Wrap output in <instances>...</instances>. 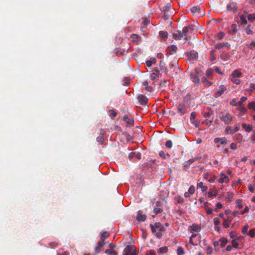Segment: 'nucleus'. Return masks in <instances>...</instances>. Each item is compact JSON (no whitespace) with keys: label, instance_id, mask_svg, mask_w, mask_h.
I'll return each instance as SVG.
<instances>
[{"label":"nucleus","instance_id":"obj_1","mask_svg":"<svg viewBox=\"0 0 255 255\" xmlns=\"http://www.w3.org/2000/svg\"><path fill=\"white\" fill-rule=\"evenodd\" d=\"M219 116L220 120L226 125L231 123L233 119V116L228 112H220Z\"/></svg>","mask_w":255,"mask_h":255},{"label":"nucleus","instance_id":"obj_2","mask_svg":"<svg viewBox=\"0 0 255 255\" xmlns=\"http://www.w3.org/2000/svg\"><path fill=\"white\" fill-rule=\"evenodd\" d=\"M123 255H137L135 247L134 245H128L124 250Z\"/></svg>","mask_w":255,"mask_h":255},{"label":"nucleus","instance_id":"obj_3","mask_svg":"<svg viewBox=\"0 0 255 255\" xmlns=\"http://www.w3.org/2000/svg\"><path fill=\"white\" fill-rule=\"evenodd\" d=\"M240 129V124L237 123L235 125L234 128H232L231 126H227L225 129V132L227 134H233L238 131Z\"/></svg>","mask_w":255,"mask_h":255},{"label":"nucleus","instance_id":"obj_4","mask_svg":"<svg viewBox=\"0 0 255 255\" xmlns=\"http://www.w3.org/2000/svg\"><path fill=\"white\" fill-rule=\"evenodd\" d=\"M199 71L195 69V73H190V78L192 82L195 84H199L200 82V79L199 78Z\"/></svg>","mask_w":255,"mask_h":255},{"label":"nucleus","instance_id":"obj_5","mask_svg":"<svg viewBox=\"0 0 255 255\" xmlns=\"http://www.w3.org/2000/svg\"><path fill=\"white\" fill-rule=\"evenodd\" d=\"M173 38L175 40H181V39H187V37L182 31L178 30L177 33L172 35Z\"/></svg>","mask_w":255,"mask_h":255},{"label":"nucleus","instance_id":"obj_6","mask_svg":"<svg viewBox=\"0 0 255 255\" xmlns=\"http://www.w3.org/2000/svg\"><path fill=\"white\" fill-rule=\"evenodd\" d=\"M137 99L138 103L142 106L146 105L148 101V99L145 95L141 94L137 97Z\"/></svg>","mask_w":255,"mask_h":255},{"label":"nucleus","instance_id":"obj_7","mask_svg":"<svg viewBox=\"0 0 255 255\" xmlns=\"http://www.w3.org/2000/svg\"><path fill=\"white\" fill-rule=\"evenodd\" d=\"M227 8L228 11H232L235 13L237 10V4L233 1L230 2L227 5Z\"/></svg>","mask_w":255,"mask_h":255},{"label":"nucleus","instance_id":"obj_8","mask_svg":"<svg viewBox=\"0 0 255 255\" xmlns=\"http://www.w3.org/2000/svg\"><path fill=\"white\" fill-rule=\"evenodd\" d=\"M228 142V139L226 137H216L214 139V142L215 143H220L222 145H225Z\"/></svg>","mask_w":255,"mask_h":255},{"label":"nucleus","instance_id":"obj_9","mask_svg":"<svg viewBox=\"0 0 255 255\" xmlns=\"http://www.w3.org/2000/svg\"><path fill=\"white\" fill-rule=\"evenodd\" d=\"M219 89H220L218 91H217L215 94V97L216 98L221 96L224 93V92L227 90L226 87L223 85H220L219 87Z\"/></svg>","mask_w":255,"mask_h":255},{"label":"nucleus","instance_id":"obj_10","mask_svg":"<svg viewBox=\"0 0 255 255\" xmlns=\"http://www.w3.org/2000/svg\"><path fill=\"white\" fill-rule=\"evenodd\" d=\"M105 245V243L103 241H99L97 244V246L95 248V251L96 254H98L101 251L102 248Z\"/></svg>","mask_w":255,"mask_h":255},{"label":"nucleus","instance_id":"obj_11","mask_svg":"<svg viewBox=\"0 0 255 255\" xmlns=\"http://www.w3.org/2000/svg\"><path fill=\"white\" fill-rule=\"evenodd\" d=\"M191 11L192 13L195 15H201V13L200 11V8L199 5H196L192 6L190 8Z\"/></svg>","mask_w":255,"mask_h":255},{"label":"nucleus","instance_id":"obj_12","mask_svg":"<svg viewBox=\"0 0 255 255\" xmlns=\"http://www.w3.org/2000/svg\"><path fill=\"white\" fill-rule=\"evenodd\" d=\"M218 182L220 183H223L224 182L227 183L229 182V178L225 174L222 173L221 174V177L218 180Z\"/></svg>","mask_w":255,"mask_h":255},{"label":"nucleus","instance_id":"obj_13","mask_svg":"<svg viewBox=\"0 0 255 255\" xmlns=\"http://www.w3.org/2000/svg\"><path fill=\"white\" fill-rule=\"evenodd\" d=\"M197 188H200L201 189L202 193H206L208 189V187L205 185L202 182H199V180H198L197 183Z\"/></svg>","mask_w":255,"mask_h":255},{"label":"nucleus","instance_id":"obj_14","mask_svg":"<svg viewBox=\"0 0 255 255\" xmlns=\"http://www.w3.org/2000/svg\"><path fill=\"white\" fill-rule=\"evenodd\" d=\"M190 232L192 233L194 232H199L201 230L200 226L196 224H193L190 226Z\"/></svg>","mask_w":255,"mask_h":255},{"label":"nucleus","instance_id":"obj_15","mask_svg":"<svg viewBox=\"0 0 255 255\" xmlns=\"http://www.w3.org/2000/svg\"><path fill=\"white\" fill-rule=\"evenodd\" d=\"M146 219V216L145 214H142L141 211H138L137 212V215L136 216V219L138 221L143 222Z\"/></svg>","mask_w":255,"mask_h":255},{"label":"nucleus","instance_id":"obj_16","mask_svg":"<svg viewBox=\"0 0 255 255\" xmlns=\"http://www.w3.org/2000/svg\"><path fill=\"white\" fill-rule=\"evenodd\" d=\"M128 157L129 159H131L133 157H136L138 159H140L141 157V154L138 152H132L129 154Z\"/></svg>","mask_w":255,"mask_h":255},{"label":"nucleus","instance_id":"obj_17","mask_svg":"<svg viewBox=\"0 0 255 255\" xmlns=\"http://www.w3.org/2000/svg\"><path fill=\"white\" fill-rule=\"evenodd\" d=\"M196 160V158H194L190 159L188 161H185L183 163L184 168H188L190 166V165L191 164H192L193 163H194Z\"/></svg>","mask_w":255,"mask_h":255},{"label":"nucleus","instance_id":"obj_18","mask_svg":"<svg viewBox=\"0 0 255 255\" xmlns=\"http://www.w3.org/2000/svg\"><path fill=\"white\" fill-rule=\"evenodd\" d=\"M177 111L178 113L182 116L185 113L186 107L183 105H179L177 108Z\"/></svg>","mask_w":255,"mask_h":255},{"label":"nucleus","instance_id":"obj_19","mask_svg":"<svg viewBox=\"0 0 255 255\" xmlns=\"http://www.w3.org/2000/svg\"><path fill=\"white\" fill-rule=\"evenodd\" d=\"M242 126L243 128L245 130V131L248 132H250L253 128L252 125H247L246 123L242 124Z\"/></svg>","mask_w":255,"mask_h":255},{"label":"nucleus","instance_id":"obj_20","mask_svg":"<svg viewBox=\"0 0 255 255\" xmlns=\"http://www.w3.org/2000/svg\"><path fill=\"white\" fill-rule=\"evenodd\" d=\"M208 78L206 77H203L202 78V82L204 84V85L206 87H209L211 86L213 84V83L211 82H210L208 79Z\"/></svg>","mask_w":255,"mask_h":255},{"label":"nucleus","instance_id":"obj_21","mask_svg":"<svg viewBox=\"0 0 255 255\" xmlns=\"http://www.w3.org/2000/svg\"><path fill=\"white\" fill-rule=\"evenodd\" d=\"M213 74V70L212 69H208L206 71L205 76L209 79H212Z\"/></svg>","mask_w":255,"mask_h":255},{"label":"nucleus","instance_id":"obj_22","mask_svg":"<svg viewBox=\"0 0 255 255\" xmlns=\"http://www.w3.org/2000/svg\"><path fill=\"white\" fill-rule=\"evenodd\" d=\"M217 190L216 189L214 188L210 190L208 194V197L209 198H211L212 197H215L217 194Z\"/></svg>","mask_w":255,"mask_h":255},{"label":"nucleus","instance_id":"obj_23","mask_svg":"<svg viewBox=\"0 0 255 255\" xmlns=\"http://www.w3.org/2000/svg\"><path fill=\"white\" fill-rule=\"evenodd\" d=\"M190 56L191 59L197 60L198 58V52L193 50L190 52Z\"/></svg>","mask_w":255,"mask_h":255},{"label":"nucleus","instance_id":"obj_24","mask_svg":"<svg viewBox=\"0 0 255 255\" xmlns=\"http://www.w3.org/2000/svg\"><path fill=\"white\" fill-rule=\"evenodd\" d=\"M237 25L236 24H232L231 25V29L229 31L230 34H232L237 32Z\"/></svg>","mask_w":255,"mask_h":255},{"label":"nucleus","instance_id":"obj_25","mask_svg":"<svg viewBox=\"0 0 255 255\" xmlns=\"http://www.w3.org/2000/svg\"><path fill=\"white\" fill-rule=\"evenodd\" d=\"M157 251L158 253L163 255L167 252L168 248H167V247H166V246L162 247L158 249Z\"/></svg>","mask_w":255,"mask_h":255},{"label":"nucleus","instance_id":"obj_26","mask_svg":"<svg viewBox=\"0 0 255 255\" xmlns=\"http://www.w3.org/2000/svg\"><path fill=\"white\" fill-rule=\"evenodd\" d=\"M243 136L240 133H237L235 134L233 137V139L237 141L238 142H240L242 140Z\"/></svg>","mask_w":255,"mask_h":255},{"label":"nucleus","instance_id":"obj_27","mask_svg":"<svg viewBox=\"0 0 255 255\" xmlns=\"http://www.w3.org/2000/svg\"><path fill=\"white\" fill-rule=\"evenodd\" d=\"M159 73V70L157 69H155L153 70V72L151 75V78L153 80H155L157 78V74Z\"/></svg>","mask_w":255,"mask_h":255},{"label":"nucleus","instance_id":"obj_28","mask_svg":"<svg viewBox=\"0 0 255 255\" xmlns=\"http://www.w3.org/2000/svg\"><path fill=\"white\" fill-rule=\"evenodd\" d=\"M156 59L154 57H151L149 60L146 61V65L147 67H150L152 64L156 63Z\"/></svg>","mask_w":255,"mask_h":255},{"label":"nucleus","instance_id":"obj_29","mask_svg":"<svg viewBox=\"0 0 255 255\" xmlns=\"http://www.w3.org/2000/svg\"><path fill=\"white\" fill-rule=\"evenodd\" d=\"M108 237H109V235H108V232L105 231L103 233H102V234H101V238H100V239H101L100 241L105 242V241L107 239H108Z\"/></svg>","mask_w":255,"mask_h":255},{"label":"nucleus","instance_id":"obj_30","mask_svg":"<svg viewBox=\"0 0 255 255\" xmlns=\"http://www.w3.org/2000/svg\"><path fill=\"white\" fill-rule=\"evenodd\" d=\"M219 241L221 247H224L228 243V240L225 238H222Z\"/></svg>","mask_w":255,"mask_h":255},{"label":"nucleus","instance_id":"obj_31","mask_svg":"<svg viewBox=\"0 0 255 255\" xmlns=\"http://www.w3.org/2000/svg\"><path fill=\"white\" fill-rule=\"evenodd\" d=\"M242 73L238 70H234L232 74V76L233 78L240 77Z\"/></svg>","mask_w":255,"mask_h":255},{"label":"nucleus","instance_id":"obj_32","mask_svg":"<svg viewBox=\"0 0 255 255\" xmlns=\"http://www.w3.org/2000/svg\"><path fill=\"white\" fill-rule=\"evenodd\" d=\"M232 243L233 247L236 249L238 248L240 245L239 239H236L232 240Z\"/></svg>","mask_w":255,"mask_h":255},{"label":"nucleus","instance_id":"obj_33","mask_svg":"<svg viewBox=\"0 0 255 255\" xmlns=\"http://www.w3.org/2000/svg\"><path fill=\"white\" fill-rule=\"evenodd\" d=\"M255 89V83H251L250 85V88L249 89H246L245 90V91L246 92H249V93L250 94V95H251L252 94V92H253V90Z\"/></svg>","mask_w":255,"mask_h":255},{"label":"nucleus","instance_id":"obj_34","mask_svg":"<svg viewBox=\"0 0 255 255\" xmlns=\"http://www.w3.org/2000/svg\"><path fill=\"white\" fill-rule=\"evenodd\" d=\"M247 100V98L246 97H242L241 99H240V101L237 102L235 105V106H241L242 104L246 102Z\"/></svg>","mask_w":255,"mask_h":255},{"label":"nucleus","instance_id":"obj_35","mask_svg":"<svg viewBox=\"0 0 255 255\" xmlns=\"http://www.w3.org/2000/svg\"><path fill=\"white\" fill-rule=\"evenodd\" d=\"M230 55L228 53H223L221 55V58L225 61H228L229 59Z\"/></svg>","mask_w":255,"mask_h":255},{"label":"nucleus","instance_id":"obj_36","mask_svg":"<svg viewBox=\"0 0 255 255\" xmlns=\"http://www.w3.org/2000/svg\"><path fill=\"white\" fill-rule=\"evenodd\" d=\"M161 63H162V61H160L159 66H160V69L161 71L162 72L167 73L168 72V69H167V67L164 65H162Z\"/></svg>","mask_w":255,"mask_h":255},{"label":"nucleus","instance_id":"obj_37","mask_svg":"<svg viewBox=\"0 0 255 255\" xmlns=\"http://www.w3.org/2000/svg\"><path fill=\"white\" fill-rule=\"evenodd\" d=\"M253 27L251 25H248L246 28V31L248 35H250L252 33H253Z\"/></svg>","mask_w":255,"mask_h":255},{"label":"nucleus","instance_id":"obj_38","mask_svg":"<svg viewBox=\"0 0 255 255\" xmlns=\"http://www.w3.org/2000/svg\"><path fill=\"white\" fill-rule=\"evenodd\" d=\"M159 35L163 39H166L168 36V33L166 31H160L159 32Z\"/></svg>","mask_w":255,"mask_h":255},{"label":"nucleus","instance_id":"obj_39","mask_svg":"<svg viewBox=\"0 0 255 255\" xmlns=\"http://www.w3.org/2000/svg\"><path fill=\"white\" fill-rule=\"evenodd\" d=\"M193 28V26L192 25H189L188 26H185L182 31L185 34V35L187 36V32H188L189 31V29H191Z\"/></svg>","mask_w":255,"mask_h":255},{"label":"nucleus","instance_id":"obj_40","mask_svg":"<svg viewBox=\"0 0 255 255\" xmlns=\"http://www.w3.org/2000/svg\"><path fill=\"white\" fill-rule=\"evenodd\" d=\"M215 50H212L210 52V60L211 61H214L216 60V57L215 55Z\"/></svg>","mask_w":255,"mask_h":255},{"label":"nucleus","instance_id":"obj_41","mask_svg":"<svg viewBox=\"0 0 255 255\" xmlns=\"http://www.w3.org/2000/svg\"><path fill=\"white\" fill-rule=\"evenodd\" d=\"M240 19L242 21L241 25L246 24L248 23L246 17L244 15H241L240 16Z\"/></svg>","mask_w":255,"mask_h":255},{"label":"nucleus","instance_id":"obj_42","mask_svg":"<svg viewBox=\"0 0 255 255\" xmlns=\"http://www.w3.org/2000/svg\"><path fill=\"white\" fill-rule=\"evenodd\" d=\"M126 122L128 127H132L134 125V120L133 118L128 119Z\"/></svg>","mask_w":255,"mask_h":255},{"label":"nucleus","instance_id":"obj_43","mask_svg":"<svg viewBox=\"0 0 255 255\" xmlns=\"http://www.w3.org/2000/svg\"><path fill=\"white\" fill-rule=\"evenodd\" d=\"M177 66V63L176 60H174L169 63V66L170 69L176 67Z\"/></svg>","mask_w":255,"mask_h":255},{"label":"nucleus","instance_id":"obj_44","mask_svg":"<svg viewBox=\"0 0 255 255\" xmlns=\"http://www.w3.org/2000/svg\"><path fill=\"white\" fill-rule=\"evenodd\" d=\"M195 191V187L193 185H191L188 189V192L191 194L193 195Z\"/></svg>","mask_w":255,"mask_h":255},{"label":"nucleus","instance_id":"obj_45","mask_svg":"<svg viewBox=\"0 0 255 255\" xmlns=\"http://www.w3.org/2000/svg\"><path fill=\"white\" fill-rule=\"evenodd\" d=\"M165 145L167 148H171L172 147V141L171 140H168L166 141Z\"/></svg>","mask_w":255,"mask_h":255},{"label":"nucleus","instance_id":"obj_46","mask_svg":"<svg viewBox=\"0 0 255 255\" xmlns=\"http://www.w3.org/2000/svg\"><path fill=\"white\" fill-rule=\"evenodd\" d=\"M247 16L249 20H255V13L249 14H248Z\"/></svg>","mask_w":255,"mask_h":255},{"label":"nucleus","instance_id":"obj_47","mask_svg":"<svg viewBox=\"0 0 255 255\" xmlns=\"http://www.w3.org/2000/svg\"><path fill=\"white\" fill-rule=\"evenodd\" d=\"M248 235H249L251 238H254L255 236V229L250 230Z\"/></svg>","mask_w":255,"mask_h":255},{"label":"nucleus","instance_id":"obj_48","mask_svg":"<svg viewBox=\"0 0 255 255\" xmlns=\"http://www.w3.org/2000/svg\"><path fill=\"white\" fill-rule=\"evenodd\" d=\"M154 226L157 229H158L159 231H161L163 228L160 223H155L154 224Z\"/></svg>","mask_w":255,"mask_h":255},{"label":"nucleus","instance_id":"obj_49","mask_svg":"<svg viewBox=\"0 0 255 255\" xmlns=\"http://www.w3.org/2000/svg\"><path fill=\"white\" fill-rule=\"evenodd\" d=\"M248 108L250 109L255 110V102H252L248 104Z\"/></svg>","mask_w":255,"mask_h":255},{"label":"nucleus","instance_id":"obj_50","mask_svg":"<svg viewBox=\"0 0 255 255\" xmlns=\"http://www.w3.org/2000/svg\"><path fill=\"white\" fill-rule=\"evenodd\" d=\"M177 253L179 255H183L184 254L183 249L181 247H178L177 250Z\"/></svg>","mask_w":255,"mask_h":255},{"label":"nucleus","instance_id":"obj_51","mask_svg":"<svg viewBox=\"0 0 255 255\" xmlns=\"http://www.w3.org/2000/svg\"><path fill=\"white\" fill-rule=\"evenodd\" d=\"M249 228V226L248 224H246L244 227L243 228L242 230V232L243 234H245V233H247V231H248V228Z\"/></svg>","mask_w":255,"mask_h":255},{"label":"nucleus","instance_id":"obj_52","mask_svg":"<svg viewBox=\"0 0 255 255\" xmlns=\"http://www.w3.org/2000/svg\"><path fill=\"white\" fill-rule=\"evenodd\" d=\"M162 211V210L158 207H155L153 209V212L155 215L158 214V213L161 212Z\"/></svg>","mask_w":255,"mask_h":255},{"label":"nucleus","instance_id":"obj_53","mask_svg":"<svg viewBox=\"0 0 255 255\" xmlns=\"http://www.w3.org/2000/svg\"><path fill=\"white\" fill-rule=\"evenodd\" d=\"M196 113L195 112H193L191 113L190 115V120L191 121H194L195 118L196 117Z\"/></svg>","mask_w":255,"mask_h":255},{"label":"nucleus","instance_id":"obj_54","mask_svg":"<svg viewBox=\"0 0 255 255\" xmlns=\"http://www.w3.org/2000/svg\"><path fill=\"white\" fill-rule=\"evenodd\" d=\"M214 224L215 226H218L220 224V222L219 219L218 218H215L214 219Z\"/></svg>","mask_w":255,"mask_h":255},{"label":"nucleus","instance_id":"obj_55","mask_svg":"<svg viewBox=\"0 0 255 255\" xmlns=\"http://www.w3.org/2000/svg\"><path fill=\"white\" fill-rule=\"evenodd\" d=\"M232 81L234 84L236 85H239L241 83V80L239 79H237L236 78H233L232 79Z\"/></svg>","mask_w":255,"mask_h":255},{"label":"nucleus","instance_id":"obj_56","mask_svg":"<svg viewBox=\"0 0 255 255\" xmlns=\"http://www.w3.org/2000/svg\"><path fill=\"white\" fill-rule=\"evenodd\" d=\"M171 4L169 3H167V4L163 7V10L165 11H168L170 8Z\"/></svg>","mask_w":255,"mask_h":255},{"label":"nucleus","instance_id":"obj_57","mask_svg":"<svg viewBox=\"0 0 255 255\" xmlns=\"http://www.w3.org/2000/svg\"><path fill=\"white\" fill-rule=\"evenodd\" d=\"M191 123L192 124H193V125H194L195 127H196V128H198L199 127L200 123L198 121L194 120V121H191Z\"/></svg>","mask_w":255,"mask_h":255},{"label":"nucleus","instance_id":"obj_58","mask_svg":"<svg viewBox=\"0 0 255 255\" xmlns=\"http://www.w3.org/2000/svg\"><path fill=\"white\" fill-rule=\"evenodd\" d=\"M110 115L112 116L113 118L116 117L117 113L113 110L109 111Z\"/></svg>","mask_w":255,"mask_h":255},{"label":"nucleus","instance_id":"obj_59","mask_svg":"<svg viewBox=\"0 0 255 255\" xmlns=\"http://www.w3.org/2000/svg\"><path fill=\"white\" fill-rule=\"evenodd\" d=\"M230 148L232 149H234V150L238 148V146H237V143H234V142L230 144Z\"/></svg>","mask_w":255,"mask_h":255},{"label":"nucleus","instance_id":"obj_60","mask_svg":"<svg viewBox=\"0 0 255 255\" xmlns=\"http://www.w3.org/2000/svg\"><path fill=\"white\" fill-rule=\"evenodd\" d=\"M146 255H156L155 251L153 250H150L147 251Z\"/></svg>","mask_w":255,"mask_h":255},{"label":"nucleus","instance_id":"obj_61","mask_svg":"<svg viewBox=\"0 0 255 255\" xmlns=\"http://www.w3.org/2000/svg\"><path fill=\"white\" fill-rule=\"evenodd\" d=\"M222 208V205L220 203H218L216 204V209H215L216 212H218V209H220Z\"/></svg>","mask_w":255,"mask_h":255},{"label":"nucleus","instance_id":"obj_62","mask_svg":"<svg viewBox=\"0 0 255 255\" xmlns=\"http://www.w3.org/2000/svg\"><path fill=\"white\" fill-rule=\"evenodd\" d=\"M223 47L222 43L221 42L218 43L215 45V48L217 49H220Z\"/></svg>","mask_w":255,"mask_h":255},{"label":"nucleus","instance_id":"obj_63","mask_svg":"<svg viewBox=\"0 0 255 255\" xmlns=\"http://www.w3.org/2000/svg\"><path fill=\"white\" fill-rule=\"evenodd\" d=\"M159 155L163 159L166 158V155L163 151H160L159 153Z\"/></svg>","mask_w":255,"mask_h":255},{"label":"nucleus","instance_id":"obj_64","mask_svg":"<svg viewBox=\"0 0 255 255\" xmlns=\"http://www.w3.org/2000/svg\"><path fill=\"white\" fill-rule=\"evenodd\" d=\"M206 211L207 214H208V215L212 214L213 213V210H212V209H211L210 208H208V207L206 208Z\"/></svg>","mask_w":255,"mask_h":255}]
</instances>
